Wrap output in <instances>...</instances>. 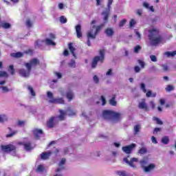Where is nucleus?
Instances as JSON below:
<instances>
[{
    "mask_svg": "<svg viewBox=\"0 0 176 176\" xmlns=\"http://www.w3.org/2000/svg\"><path fill=\"white\" fill-rule=\"evenodd\" d=\"M8 120V116L5 114L0 115V123H3Z\"/></svg>",
    "mask_w": 176,
    "mask_h": 176,
    "instance_id": "nucleus-32",
    "label": "nucleus"
},
{
    "mask_svg": "<svg viewBox=\"0 0 176 176\" xmlns=\"http://www.w3.org/2000/svg\"><path fill=\"white\" fill-rule=\"evenodd\" d=\"M113 2V0H108L107 10L102 12V16L103 17L104 24L106 23H108V17H109V12L111 10V6H112Z\"/></svg>",
    "mask_w": 176,
    "mask_h": 176,
    "instance_id": "nucleus-8",
    "label": "nucleus"
},
{
    "mask_svg": "<svg viewBox=\"0 0 176 176\" xmlns=\"http://www.w3.org/2000/svg\"><path fill=\"white\" fill-rule=\"evenodd\" d=\"M148 151L146 150V148H142L139 150V153L140 155H145Z\"/></svg>",
    "mask_w": 176,
    "mask_h": 176,
    "instance_id": "nucleus-39",
    "label": "nucleus"
},
{
    "mask_svg": "<svg viewBox=\"0 0 176 176\" xmlns=\"http://www.w3.org/2000/svg\"><path fill=\"white\" fill-rule=\"evenodd\" d=\"M112 75H113V73L112 72V69H109L107 73H106V76H112Z\"/></svg>",
    "mask_w": 176,
    "mask_h": 176,
    "instance_id": "nucleus-50",
    "label": "nucleus"
},
{
    "mask_svg": "<svg viewBox=\"0 0 176 176\" xmlns=\"http://www.w3.org/2000/svg\"><path fill=\"white\" fill-rule=\"evenodd\" d=\"M59 112L60 113V115L59 116H56L55 118H58V120H64V118H65V111H63V110H59Z\"/></svg>",
    "mask_w": 176,
    "mask_h": 176,
    "instance_id": "nucleus-23",
    "label": "nucleus"
},
{
    "mask_svg": "<svg viewBox=\"0 0 176 176\" xmlns=\"http://www.w3.org/2000/svg\"><path fill=\"white\" fill-rule=\"evenodd\" d=\"M148 40L150 41V43L152 46H157V45L161 43L163 41V38L162 37V35H160L159 29L153 28L148 30Z\"/></svg>",
    "mask_w": 176,
    "mask_h": 176,
    "instance_id": "nucleus-1",
    "label": "nucleus"
},
{
    "mask_svg": "<svg viewBox=\"0 0 176 176\" xmlns=\"http://www.w3.org/2000/svg\"><path fill=\"white\" fill-rule=\"evenodd\" d=\"M134 69H135V72H140L141 71L140 66H135Z\"/></svg>",
    "mask_w": 176,
    "mask_h": 176,
    "instance_id": "nucleus-61",
    "label": "nucleus"
},
{
    "mask_svg": "<svg viewBox=\"0 0 176 176\" xmlns=\"http://www.w3.org/2000/svg\"><path fill=\"white\" fill-rule=\"evenodd\" d=\"M22 145H23L25 151H31L32 149V146H31V142L28 140V139H25L24 141L21 143Z\"/></svg>",
    "mask_w": 176,
    "mask_h": 176,
    "instance_id": "nucleus-13",
    "label": "nucleus"
},
{
    "mask_svg": "<svg viewBox=\"0 0 176 176\" xmlns=\"http://www.w3.org/2000/svg\"><path fill=\"white\" fill-rule=\"evenodd\" d=\"M100 56H96L91 63L92 68H96L97 67V63H100V64H102L104 63V50H100Z\"/></svg>",
    "mask_w": 176,
    "mask_h": 176,
    "instance_id": "nucleus-6",
    "label": "nucleus"
},
{
    "mask_svg": "<svg viewBox=\"0 0 176 176\" xmlns=\"http://www.w3.org/2000/svg\"><path fill=\"white\" fill-rule=\"evenodd\" d=\"M160 104L161 105H164V104H166V100H164V99H161V100H160Z\"/></svg>",
    "mask_w": 176,
    "mask_h": 176,
    "instance_id": "nucleus-62",
    "label": "nucleus"
},
{
    "mask_svg": "<svg viewBox=\"0 0 176 176\" xmlns=\"http://www.w3.org/2000/svg\"><path fill=\"white\" fill-rule=\"evenodd\" d=\"M149 163V160L147 157H144L140 161L142 168L144 170L146 165Z\"/></svg>",
    "mask_w": 176,
    "mask_h": 176,
    "instance_id": "nucleus-21",
    "label": "nucleus"
},
{
    "mask_svg": "<svg viewBox=\"0 0 176 176\" xmlns=\"http://www.w3.org/2000/svg\"><path fill=\"white\" fill-rule=\"evenodd\" d=\"M135 35H136L139 41H140V40H141V34H140V33L138 32V31H137V30H135Z\"/></svg>",
    "mask_w": 176,
    "mask_h": 176,
    "instance_id": "nucleus-54",
    "label": "nucleus"
},
{
    "mask_svg": "<svg viewBox=\"0 0 176 176\" xmlns=\"http://www.w3.org/2000/svg\"><path fill=\"white\" fill-rule=\"evenodd\" d=\"M94 81L95 82V83H98L99 79H98V77L97 76H94Z\"/></svg>",
    "mask_w": 176,
    "mask_h": 176,
    "instance_id": "nucleus-60",
    "label": "nucleus"
},
{
    "mask_svg": "<svg viewBox=\"0 0 176 176\" xmlns=\"http://www.w3.org/2000/svg\"><path fill=\"white\" fill-rule=\"evenodd\" d=\"M161 142H162V144L164 145H167L168 142H170V138L168 136H164L162 138Z\"/></svg>",
    "mask_w": 176,
    "mask_h": 176,
    "instance_id": "nucleus-28",
    "label": "nucleus"
},
{
    "mask_svg": "<svg viewBox=\"0 0 176 176\" xmlns=\"http://www.w3.org/2000/svg\"><path fill=\"white\" fill-rule=\"evenodd\" d=\"M51 155L52 151L45 152L41 154V158L43 159V160H47Z\"/></svg>",
    "mask_w": 176,
    "mask_h": 176,
    "instance_id": "nucleus-22",
    "label": "nucleus"
},
{
    "mask_svg": "<svg viewBox=\"0 0 176 176\" xmlns=\"http://www.w3.org/2000/svg\"><path fill=\"white\" fill-rule=\"evenodd\" d=\"M154 120L156 122L157 124H163V122L157 118H154Z\"/></svg>",
    "mask_w": 176,
    "mask_h": 176,
    "instance_id": "nucleus-49",
    "label": "nucleus"
},
{
    "mask_svg": "<svg viewBox=\"0 0 176 176\" xmlns=\"http://www.w3.org/2000/svg\"><path fill=\"white\" fill-rule=\"evenodd\" d=\"M1 150L7 153L12 152V156H16V146L13 144L1 146Z\"/></svg>",
    "mask_w": 176,
    "mask_h": 176,
    "instance_id": "nucleus-9",
    "label": "nucleus"
},
{
    "mask_svg": "<svg viewBox=\"0 0 176 176\" xmlns=\"http://www.w3.org/2000/svg\"><path fill=\"white\" fill-rule=\"evenodd\" d=\"M66 115H68L69 116H74L76 113L74 110L68 109L66 111H65Z\"/></svg>",
    "mask_w": 176,
    "mask_h": 176,
    "instance_id": "nucleus-34",
    "label": "nucleus"
},
{
    "mask_svg": "<svg viewBox=\"0 0 176 176\" xmlns=\"http://www.w3.org/2000/svg\"><path fill=\"white\" fill-rule=\"evenodd\" d=\"M33 134L35 138L38 140V138L42 137V135L43 134V131H42V129H34L33 131Z\"/></svg>",
    "mask_w": 176,
    "mask_h": 176,
    "instance_id": "nucleus-17",
    "label": "nucleus"
},
{
    "mask_svg": "<svg viewBox=\"0 0 176 176\" xmlns=\"http://www.w3.org/2000/svg\"><path fill=\"white\" fill-rule=\"evenodd\" d=\"M12 57H14L15 58H20L23 56V53L16 52L11 54Z\"/></svg>",
    "mask_w": 176,
    "mask_h": 176,
    "instance_id": "nucleus-33",
    "label": "nucleus"
},
{
    "mask_svg": "<svg viewBox=\"0 0 176 176\" xmlns=\"http://www.w3.org/2000/svg\"><path fill=\"white\" fill-rule=\"evenodd\" d=\"M123 160L125 162V163H126V164H129V166L133 167V168H135V165L133 164L134 162H138V159L135 157L131 158L130 161L127 159V157H124Z\"/></svg>",
    "mask_w": 176,
    "mask_h": 176,
    "instance_id": "nucleus-12",
    "label": "nucleus"
},
{
    "mask_svg": "<svg viewBox=\"0 0 176 176\" xmlns=\"http://www.w3.org/2000/svg\"><path fill=\"white\" fill-rule=\"evenodd\" d=\"M150 58L153 61V63H156V61H157V58L155 55H151Z\"/></svg>",
    "mask_w": 176,
    "mask_h": 176,
    "instance_id": "nucleus-47",
    "label": "nucleus"
},
{
    "mask_svg": "<svg viewBox=\"0 0 176 176\" xmlns=\"http://www.w3.org/2000/svg\"><path fill=\"white\" fill-rule=\"evenodd\" d=\"M16 134H17V131H14L11 133L6 135V137H7V138H9L10 137H13V135H16Z\"/></svg>",
    "mask_w": 176,
    "mask_h": 176,
    "instance_id": "nucleus-45",
    "label": "nucleus"
},
{
    "mask_svg": "<svg viewBox=\"0 0 176 176\" xmlns=\"http://www.w3.org/2000/svg\"><path fill=\"white\" fill-rule=\"evenodd\" d=\"M138 108L140 109H145L146 111H148V105H146L145 99H142V100L139 102Z\"/></svg>",
    "mask_w": 176,
    "mask_h": 176,
    "instance_id": "nucleus-16",
    "label": "nucleus"
},
{
    "mask_svg": "<svg viewBox=\"0 0 176 176\" xmlns=\"http://www.w3.org/2000/svg\"><path fill=\"white\" fill-rule=\"evenodd\" d=\"M55 75L56 76H57L58 79H61L63 76L61 73H59V72H55Z\"/></svg>",
    "mask_w": 176,
    "mask_h": 176,
    "instance_id": "nucleus-58",
    "label": "nucleus"
},
{
    "mask_svg": "<svg viewBox=\"0 0 176 176\" xmlns=\"http://www.w3.org/2000/svg\"><path fill=\"white\" fill-rule=\"evenodd\" d=\"M101 101H102V104L105 105L107 104V100H105V98L104 96H101Z\"/></svg>",
    "mask_w": 176,
    "mask_h": 176,
    "instance_id": "nucleus-55",
    "label": "nucleus"
},
{
    "mask_svg": "<svg viewBox=\"0 0 176 176\" xmlns=\"http://www.w3.org/2000/svg\"><path fill=\"white\" fill-rule=\"evenodd\" d=\"M141 129V126H140V124H137L134 126V134L137 135L138 134V132L140 131Z\"/></svg>",
    "mask_w": 176,
    "mask_h": 176,
    "instance_id": "nucleus-36",
    "label": "nucleus"
},
{
    "mask_svg": "<svg viewBox=\"0 0 176 176\" xmlns=\"http://www.w3.org/2000/svg\"><path fill=\"white\" fill-rule=\"evenodd\" d=\"M161 67L163 69V71H168V66H167V65H161Z\"/></svg>",
    "mask_w": 176,
    "mask_h": 176,
    "instance_id": "nucleus-53",
    "label": "nucleus"
},
{
    "mask_svg": "<svg viewBox=\"0 0 176 176\" xmlns=\"http://www.w3.org/2000/svg\"><path fill=\"white\" fill-rule=\"evenodd\" d=\"M143 6L144 8H146V9H149V10H151V12H155V10L153 9V6H149V3H148L147 2H144L143 3Z\"/></svg>",
    "mask_w": 176,
    "mask_h": 176,
    "instance_id": "nucleus-29",
    "label": "nucleus"
},
{
    "mask_svg": "<svg viewBox=\"0 0 176 176\" xmlns=\"http://www.w3.org/2000/svg\"><path fill=\"white\" fill-rule=\"evenodd\" d=\"M134 148H135V144H132L129 146L122 147V151L125 153L129 154V153H131V151H133V149H134Z\"/></svg>",
    "mask_w": 176,
    "mask_h": 176,
    "instance_id": "nucleus-14",
    "label": "nucleus"
},
{
    "mask_svg": "<svg viewBox=\"0 0 176 176\" xmlns=\"http://www.w3.org/2000/svg\"><path fill=\"white\" fill-rule=\"evenodd\" d=\"M102 116L106 120H111L113 123L119 122V120L123 118L122 113H116L111 110H104L102 113Z\"/></svg>",
    "mask_w": 176,
    "mask_h": 176,
    "instance_id": "nucleus-3",
    "label": "nucleus"
},
{
    "mask_svg": "<svg viewBox=\"0 0 176 176\" xmlns=\"http://www.w3.org/2000/svg\"><path fill=\"white\" fill-rule=\"evenodd\" d=\"M146 97H151L152 96V91H148L146 94Z\"/></svg>",
    "mask_w": 176,
    "mask_h": 176,
    "instance_id": "nucleus-64",
    "label": "nucleus"
},
{
    "mask_svg": "<svg viewBox=\"0 0 176 176\" xmlns=\"http://www.w3.org/2000/svg\"><path fill=\"white\" fill-rule=\"evenodd\" d=\"M135 24H137V21H135L134 19H131L129 22L130 27H134Z\"/></svg>",
    "mask_w": 176,
    "mask_h": 176,
    "instance_id": "nucleus-46",
    "label": "nucleus"
},
{
    "mask_svg": "<svg viewBox=\"0 0 176 176\" xmlns=\"http://www.w3.org/2000/svg\"><path fill=\"white\" fill-rule=\"evenodd\" d=\"M175 54H176V51L166 52L164 53V56H166V57H174Z\"/></svg>",
    "mask_w": 176,
    "mask_h": 176,
    "instance_id": "nucleus-30",
    "label": "nucleus"
},
{
    "mask_svg": "<svg viewBox=\"0 0 176 176\" xmlns=\"http://www.w3.org/2000/svg\"><path fill=\"white\" fill-rule=\"evenodd\" d=\"M68 65L70 68H75L76 67V62H75V60L72 59L68 63Z\"/></svg>",
    "mask_w": 176,
    "mask_h": 176,
    "instance_id": "nucleus-35",
    "label": "nucleus"
},
{
    "mask_svg": "<svg viewBox=\"0 0 176 176\" xmlns=\"http://www.w3.org/2000/svg\"><path fill=\"white\" fill-rule=\"evenodd\" d=\"M28 89L31 96H32L33 97H35L36 94H35V91H34V89L31 86H28Z\"/></svg>",
    "mask_w": 176,
    "mask_h": 176,
    "instance_id": "nucleus-38",
    "label": "nucleus"
},
{
    "mask_svg": "<svg viewBox=\"0 0 176 176\" xmlns=\"http://www.w3.org/2000/svg\"><path fill=\"white\" fill-rule=\"evenodd\" d=\"M65 158H63L60 160V162H59V167L56 170V173H60V171H63V169L64 168L63 166L65 164Z\"/></svg>",
    "mask_w": 176,
    "mask_h": 176,
    "instance_id": "nucleus-20",
    "label": "nucleus"
},
{
    "mask_svg": "<svg viewBox=\"0 0 176 176\" xmlns=\"http://www.w3.org/2000/svg\"><path fill=\"white\" fill-rule=\"evenodd\" d=\"M116 174L119 176H131L126 170H118L116 172Z\"/></svg>",
    "mask_w": 176,
    "mask_h": 176,
    "instance_id": "nucleus-25",
    "label": "nucleus"
},
{
    "mask_svg": "<svg viewBox=\"0 0 176 176\" xmlns=\"http://www.w3.org/2000/svg\"><path fill=\"white\" fill-rule=\"evenodd\" d=\"M116 98V96L113 95L112 98H111L109 100V104H110V105H112V107H116V105L118 104Z\"/></svg>",
    "mask_w": 176,
    "mask_h": 176,
    "instance_id": "nucleus-24",
    "label": "nucleus"
},
{
    "mask_svg": "<svg viewBox=\"0 0 176 176\" xmlns=\"http://www.w3.org/2000/svg\"><path fill=\"white\" fill-rule=\"evenodd\" d=\"M75 28H76L77 38H82V26H80V25H77Z\"/></svg>",
    "mask_w": 176,
    "mask_h": 176,
    "instance_id": "nucleus-18",
    "label": "nucleus"
},
{
    "mask_svg": "<svg viewBox=\"0 0 176 176\" xmlns=\"http://www.w3.org/2000/svg\"><path fill=\"white\" fill-rule=\"evenodd\" d=\"M58 123V118L57 117H51L49 120L47 122V126L49 129H52L56 126V124Z\"/></svg>",
    "mask_w": 176,
    "mask_h": 176,
    "instance_id": "nucleus-10",
    "label": "nucleus"
},
{
    "mask_svg": "<svg viewBox=\"0 0 176 176\" xmlns=\"http://www.w3.org/2000/svg\"><path fill=\"white\" fill-rule=\"evenodd\" d=\"M140 88H141V90H142V91H144V93H146V88L145 87V84L144 83H142L140 85Z\"/></svg>",
    "mask_w": 176,
    "mask_h": 176,
    "instance_id": "nucleus-48",
    "label": "nucleus"
},
{
    "mask_svg": "<svg viewBox=\"0 0 176 176\" xmlns=\"http://www.w3.org/2000/svg\"><path fill=\"white\" fill-rule=\"evenodd\" d=\"M0 26L2 27V28H5L6 30H8L9 28H10V27L12 26L10 25V23H6V22H1L0 23Z\"/></svg>",
    "mask_w": 176,
    "mask_h": 176,
    "instance_id": "nucleus-27",
    "label": "nucleus"
},
{
    "mask_svg": "<svg viewBox=\"0 0 176 176\" xmlns=\"http://www.w3.org/2000/svg\"><path fill=\"white\" fill-rule=\"evenodd\" d=\"M154 168H156V164H150L146 167H144V168L143 169V171H144V173H151V171H153Z\"/></svg>",
    "mask_w": 176,
    "mask_h": 176,
    "instance_id": "nucleus-15",
    "label": "nucleus"
},
{
    "mask_svg": "<svg viewBox=\"0 0 176 176\" xmlns=\"http://www.w3.org/2000/svg\"><path fill=\"white\" fill-rule=\"evenodd\" d=\"M38 64L39 60H38L37 58H33L28 63H25L24 65L27 68V70L24 69H19V75H21V76H23V78H28V76H30V74H31L32 68H35V67H36V65H38Z\"/></svg>",
    "mask_w": 176,
    "mask_h": 176,
    "instance_id": "nucleus-2",
    "label": "nucleus"
},
{
    "mask_svg": "<svg viewBox=\"0 0 176 176\" xmlns=\"http://www.w3.org/2000/svg\"><path fill=\"white\" fill-rule=\"evenodd\" d=\"M151 141L153 144H157V140H156V138H155V136L151 137Z\"/></svg>",
    "mask_w": 176,
    "mask_h": 176,
    "instance_id": "nucleus-56",
    "label": "nucleus"
},
{
    "mask_svg": "<svg viewBox=\"0 0 176 176\" xmlns=\"http://www.w3.org/2000/svg\"><path fill=\"white\" fill-rule=\"evenodd\" d=\"M36 171L37 173H43V171H45V166L43 165H38Z\"/></svg>",
    "mask_w": 176,
    "mask_h": 176,
    "instance_id": "nucleus-37",
    "label": "nucleus"
},
{
    "mask_svg": "<svg viewBox=\"0 0 176 176\" xmlns=\"http://www.w3.org/2000/svg\"><path fill=\"white\" fill-rule=\"evenodd\" d=\"M68 152H69V148H68L67 147H65V148H63V153L65 155L68 154Z\"/></svg>",
    "mask_w": 176,
    "mask_h": 176,
    "instance_id": "nucleus-59",
    "label": "nucleus"
},
{
    "mask_svg": "<svg viewBox=\"0 0 176 176\" xmlns=\"http://www.w3.org/2000/svg\"><path fill=\"white\" fill-rule=\"evenodd\" d=\"M104 34H106L107 36L112 37L115 34V31L113 30V28H107L104 31Z\"/></svg>",
    "mask_w": 176,
    "mask_h": 176,
    "instance_id": "nucleus-19",
    "label": "nucleus"
},
{
    "mask_svg": "<svg viewBox=\"0 0 176 176\" xmlns=\"http://www.w3.org/2000/svg\"><path fill=\"white\" fill-rule=\"evenodd\" d=\"M136 14H138V16H142V9L136 10Z\"/></svg>",
    "mask_w": 176,
    "mask_h": 176,
    "instance_id": "nucleus-52",
    "label": "nucleus"
},
{
    "mask_svg": "<svg viewBox=\"0 0 176 176\" xmlns=\"http://www.w3.org/2000/svg\"><path fill=\"white\" fill-rule=\"evenodd\" d=\"M26 25L27 27H32V23H31V21L30 20H27L26 21Z\"/></svg>",
    "mask_w": 176,
    "mask_h": 176,
    "instance_id": "nucleus-57",
    "label": "nucleus"
},
{
    "mask_svg": "<svg viewBox=\"0 0 176 176\" xmlns=\"http://www.w3.org/2000/svg\"><path fill=\"white\" fill-rule=\"evenodd\" d=\"M150 105L153 108V109H155V102L154 101H151Z\"/></svg>",
    "mask_w": 176,
    "mask_h": 176,
    "instance_id": "nucleus-63",
    "label": "nucleus"
},
{
    "mask_svg": "<svg viewBox=\"0 0 176 176\" xmlns=\"http://www.w3.org/2000/svg\"><path fill=\"white\" fill-rule=\"evenodd\" d=\"M6 78H8V73L6 72L0 71V89L3 93H9L10 89L6 86H3L6 83Z\"/></svg>",
    "mask_w": 176,
    "mask_h": 176,
    "instance_id": "nucleus-4",
    "label": "nucleus"
},
{
    "mask_svg": "<svg viewBox=\"0 0 176 176\" xmlns=\"http://www.w3.org/2000/svg\"><path fill=\"white\" fill-rule=\"evenodd\" d=\"M138 64H140L141 68H145V62L141 60H138Z\"/></svg>",
    "mask_w": 176,
    "mask_h": 176,
    "instance_id": "nucleus-44",
    "label": "nucleus"
},
{
    "mask_svg": "<svg viewBox=\"0 0 176 176\" xmlns=\"http://www.w3.org/2000/svg\"><path fill=\"white\" fill-rule=\"evenodd\" d=\"M69 49L72 53V54L74 56V58H76V55L75 54V47H74V46H72V43H69Z\"/></svg>",
    "mask_w": 176,
    "mask_h": 176,
    "instance_id": "nucleus-26",
    "label": "nucleus"
},
{
    "mask_svg": "<svg viewBox=\"0 0 176 176\" xmlns=\"http://www.w3.org/2000/svg\"><path fill=\"white\" fill-rule=\"evenodd\" d=\"M60 21L62 24H65L67 23V19L64 16H61L60 17Z\"/></svg>",
    "mask_w": 176,
    "mask_h": 176,
    "instance_id": "nucleus-43",
    "label": "nucleus"
},
{
    "mask_svg": "<svg viewBox=\"0 0 176 176\" xmlns=\"http://www.w3.org/2000/svg\"><path fill=\"white\" fill-rule=\"evenodd\" d=\"M141 49H142V47L140 45H137L134 47V52L135 53H139L140 50H141Z\"/></svg>",
    "mask_w": 176,
    "mask_h": 176,
    "instance_id": "nucleus-41",
    "label": "nucleus"
},
{
    "mask_svg": "<svg viewBox=\"0 0 176 176\" xmlns=\"http://www.w3.org/2000/svg\"><path fill=\"white\" fill-rule=\"evenodd\" d=\"M166 91H173L174 90V87L173 85H167V87L165 89Z\"/></svg>",
    "mask_w": 176,
    "mask_h": 176,
    "instance_id": "nucleus-42",
    "label": "nucleus"
},
{
    "mask_svg": "<svg viewBox=\"0 0 176 176\" xmlns=\"http://www.w3.org/2000/svg\"><path fill=\"white\" fill-rule=\"evenodd\" d=\"M47 97H48L49 102L51 104H64V99L63 98H53V93L50 91L47 92Z\"/></svg>",
    "mask_w": 176,
    "mask_h": 176,
    "instance_id": "nucleus-7",
    "label": "nucleus"
},
{
    "mask_svg": "<svg viewBox=\"0 0 176 176\" xmlns=\"http://www.w3.org/2000/svg\"><path fill=\"white\" fill-rule=\"evenodd\" d=\"M66 97L68 98L69 101H71L72 98H74V93L72 92V91H67Z\"/></svg>",
    "mask_w": 176,
    "mask_h": 176,
    "instance_id": "nucleus-31",
    "label": "nucleus"
},
{
    "mask_svg": "<svg viewBox=\"0 0 176 176\" xmlns=\"http://www.w3.org/2000/svg\"><path fill=\"white\" fill-rule=\"evenodd\" d=\"M126 19H122V21H120L119 23V27H123V25L126 24Z\"/></svg>",
    "mask_w": 176,
    "mask_h": 176,
    "instance_id": "nucleus-51",
    "label": "nucleus"
},
{
    "mask_svg": "<svg viewBox=\"0 0 176 176\" xmlns=\"http://www.w3.org/2000/svg\"><path fill=\"white\" fill-rule=\"evenodd\" d=\"M9 68V72H10L11 75H14V67L13 65H10Z\"/></svg>",
    "mask_w": 176,
    "mask_h": 176,
    "instance_id": "nucleus-40",
    "label": "nucleus"
},
{
    "mask_svg": "<svg viewBox=\"0 0 176 176\" xmlns=\"http://www.w3.org/2000/svg\"><path fill=\"white\" fill-rule=\"evenodd\" d=\"M50 37L51 38H46L43 41L44 43L47 45V46H56V43L53 41V39H56V36L53 34H50Z\"/></svg>",
    "mask_w": 176,
    "mask_h": 176,
    "instance_id": "nucleus-11",
    "label": "nucleus"
},
{
    "mask_svg": "<svg viewBox=\"0 0 176 176\" xmlns=\"http://www.w3.org/2000/svg\"><path fill=\"white\" fill-rule=\"evenodd\" d=\"M104 23L98 26L93 25L92 29L89 32H88L87 35L89 39H96L97 34H98L99 31H101V28L104 27Z\"/></svg>",
    "mask_w": 176,
    "mask_h": 176,
    "instance_id": "nucleus-5",
    "label": "nucleus"
}]
</instances>
